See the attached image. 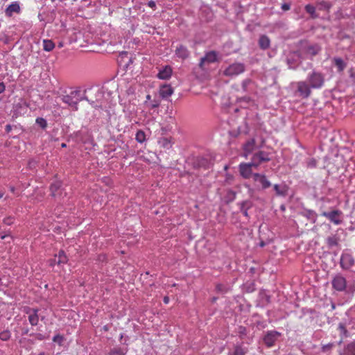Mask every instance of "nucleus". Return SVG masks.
I'll list each match as a JSON object with an SVG mask.
<instances>
[{
  "instance_id": "1",
  "label": "nucleus",
  "mask_w": 355,
  "mask_h": 355,
  "mask_svg": "<svg viewBox=\"0 0 355 355\" xmlns=\"http://www.w3.org/2000/svg\"><path fill=\"white\" fill-rule=\"evenodd\" d=\"M310 87L313 89H318L322 87L324 83V76L320 72L313 71L308 78Z\"/></svg>"
},
{
  "instance_id": "2",
  "label": "nucleus",
  "mask_w": 355,
  "mask_h": 355,
  "mask_svg": "<svg viewBox=\"0 0 355 355\" xmlns=\"http://www.w3.org/2000/svg\"><path fill=\"white\" fill-rule=\"evenodd\" d=\"M245 71V66L242 63H233L227 67L223 71L226 76H237Z\"/></svg>"
},
{
  "instance_id": "3",
  "label": "nucleus",
  "mask_w": 355,
  "mask_h": 355,
  "mask_svg": "<svg viewBox=\"0 0 355 355\" xmlns=\"http://www.w3.org/2000/svg\"><path fill=\"white\" fill-rule=\"evenodd\" d=\"M76 91H72L69 94L62 95L61 97V100L64 103H66L73 110L77 111L78 109V100H74V98L77 95Z\"/></svg>"
},
{
  "instance_id": "4",
  "label": "nucleus",
  "mask_w": 355,
  "mask_h": 355,
  "mask_svg": "<svg viewBox=\"0 0 355 355\" xmlns=\"http://www.w3.org/2000/svg\"><path fill=\"white\" fill-rule=\"evenodd\" d=\"M270 160V157L268 153L259 150L253 155L251 162L252 164H254V168H257L261 163L267 162Z\"/></svg>"
},
{
  "instance_id": "5",
  "label": "nucleus",
  "mask_w": 355,
  "mask_h": 355,
  "mask_svg": "<svg viewBox=\"0 0 355 355\" xmlns=\"http://www.w3.org/2000/svg\"><path fill=\"white\" fill-rule=\"evenodd\" d=\"M321 215L327 218L334 225H338L342 223L343 212L338 209L333 210L331 211H324Z\"/></svg>"
},
{
  "instance_id": "6",
  "label": "nucleus",
  "mask_w": 355,
  "mask_h": 355,
  "mask_svg": "<svg viewBox=\"0 0 355 355\" xmlns=\"http://www.w3.org/2000/svg\"><path fill=\"white\" fill-rule=\"evenodd\" d=\"M281 336V333L277 331H269L263 337V343L268 347L275 345V342Z\"/></svg>"
},
{
  "instance_id": "7",
  "label": "nucleus",
  "mask_w": 355,
  "mask_h": 355,
  "mask_svg": "<svg viewBox=\"0 0 355 355\" xmlns=\"http://www.w3.org/2000/svg\"><path fill=\"white\" fill-rule=\"evenodd\" d=\"M24 312L28 315V319L30 324L32 326H36L39 322L38 309L26 306L24 308Z\"/></svg>"
},
{
  "instance_id": "8",
  "label": "nucleus",
  "mask_w": 355,
  "mask_h": 355,
  "mask_svg": "<svg viewBox=\"0 0 355 355\" xmlns=\"http://www.w3.org/2000/svg\"><path fill=\"white\" fill-rule=\"evenodd\" d=\"M297 92L299 93V96L306 98L311 94V87L304 81H300L297 83Z\"/></svg>"
},
{
  "instance_id": "9",
  "label": "nucleus",
  "mask_w": 355,
  "mask_h": 355,
  "mask_svg": "<svg viewBox=\"0 0 355 355\" xmlns=\"http://www.w3.org/2000/svg\"><path fill=\"white\" fill-rule=\"evenodd\" d=\"M218 54L214 51H211L207 52L205 55L200 59V62L199 63V66L200 68L203 69L204 65L207 63H214L217 61Z\"/></svg>"
},
{
  "instance_id": "10",
  "label": "nucleus",
  "mask_w": 355,
  "mask_h": 355,
  "mask_svg": "<svg viewBox=\"0 0 355 355\" xmlns=\"http://www.w3.org/2000/svg\"><path fill=\"white\" fill-rule=\"evenodd\" d=\"M252 167H254V164H252V162L241 163L239 165V171L241 175L245 179L250 178L252 175H253L252 170Z\"/></svg>"
},
{
  "instance_id": "11",
  "label": "nucleus",
  "mask_w": 355,
  "mask_h": 355,
  "mask_svg": "<svg viewBox=\"0 0 355 355\" xmlns=\"http://www.w3.org/2000/svg\"><path fill=\"white\" fill-rule=\"evenodd\" d=\"M346 279L341 275H336L332 280V286L334 289L343 291L346 288Z\"/></svg>"
},
{
  "instance_id": "12",
  "label": "nucleus",
  "mask_w": 355,
  "mask_h": 355,
  "mask_svg": "<svg viewBox=\"0 0 355 355\" xmlns=\"http://www.w3.org/2000/svg\"><path fill=\"white\" fill-rule=\"evenodd\" d=\"M253 180L254 182H258L261 184L263 189L269 188L271 186V183L267 179L266 176L260 173H254Z\"/></svg>"
},
{
  "instance_id": "13",
  "label": "nucleus",
  "mask_w": 355,
  "mask_h": 355,
  "mask_svg": "<svg viewBox=\"0 0 355 355\" xmlns=\"http://www.w3.org/2000/svg\"><path fill=\"white\" fill-rule=\"evenodd\" d=\"M248 352V348L244 347L243 344H236L230 349L227 355H246Z\"/></svg>"
},
{
  "instance_id": "14",
  "label": "nucleus",
  "mask_w": 355,
  "mask_h": 355,
  "mask_svg": "<svg viewBox=\"0 0 355 355\" xmlns=\"http://www.w3.org/2000/svg\"><path fill=\"white\" fill-rule=\"evenodd\" d=\"M256 141L254 139H250L247 141L243 147V156L247 158L248 156L252 153V152L255 149Z\"/></svg>"
},
{
  "instance_id": "15",
  "label": "nucleus",
  "mask_w": 355,
  "mask_h": 355,
  "mask_svg": "<svg viewBox=\"0 0 355 355\" xmlns=\"http://www.w3.org/2000/svg\"><path fill=\"white\" fill-rule=\"evenodd\" d=\"M21 8L18 2H13L9 5L5 10V14L7 17H12L13 13H19Z\"/></svg>"
},
{
  "instance_id": "16",
  "label": "nucleus",
  "mask_w": 355,
  "mask_h": 355,
  "mask_svg": "<svg viewBox=\"0 0 355 355\" xmlns=\"http://www.w3.org/2000/svg\"><path fill=\"white\" fill-rule=\"evenodd\" d=\"M173 93V89L170 85H162L159 87V94L163 98L171 96Z\"/></svg>"
},
{
  "instance_id": "17",
  "label": "nucleus",
  "mask_w": 355,
  "mask_h": 355,
  "mask_svg": "<svg viewBox=\"0 0 355 355\" xmlns=\"http://www.w3.org/2000/svg\"><path fill=\"white\" fill-rule=\"evenodd\" d=\"M321 51V47L318 44H307L304 47V52L311 56L316 55Z\"/></svg>"
},
{
  "instance_id": "18",
  "label": "nucleus",
  "mask_w": 355,
  "mask_h": 355,
  "mask_svg": "<svg viewBox=\"0 0 355 355\" xmlns=\"http://www.w3.org/2000/svg\"><path fill=\"white\" fill-rule=\"evenodd\" d=\"M172 75V69L169 66H165L157 75L160 80H168Z\"/></svg>"
},
{
  "instance_id": "19",
  "label": "nucleus",
  "mask_w": 355,
  "mask_h": 355,
  "mask_svg": "<svg viewBox=\"0 0 355 355\" xmlns=\"http://www.w3.org/2000/svg\"><path fill=\"white\" fill-rule=\"evenodd\" d=\"M340 264L343 268L347 269L354 264V261L349 255H343L340 259Z\"/></svg>"
},
{
  "instance_id": "20",
  "label": "nucleus",
  "mask_w": 355,
  "mask_h": 355,
  "mask_svg": "<svg viewBox=\"0 0 355 355\" xmlns=\"http://www.w3.org/2000/svg\"><path fill=\"white\" fill-rule=\"evenodd\" d=\"M259 45L261 49L266 50L268 49L270 45L269 37L265 35H261L259 40Z\"/></svg>"
},
{
  "instance_id": "21",
  "label": "nucleus",
  "mask_w": 355,
  "mask_h": 355,
  "mask_svg": "<svg viewBox=\"0 0 355 355\" xmlns=\"http://www.w3.org/2000/svg\"><path fill=\"white\" fill-rule=\"evenodd\" d=\"M252 206V203L251 201L250 200H245V201H243L241 204H240V209H241V212L243 213V214L248 218L249 216H248V211L249 209H250Z\"/></svg>"
},
{
  "instance_id": "22",
  "label": "nucleus",
  "mask_w": 355,
  "mask_h": 355,
  "mask_svg": "<svg viewBox=\"0 0 355 355\" xmlns=\"http://www.w3.org/2000/svg\"><path fill=\"white\" fill-rule=\"evenodd\" d=\"M176 55L181 58H187L189 56V51L183 45H180L175 50Z\"/></svg>"
},
{
  "instance_id": "23",
  "label": "nucleus",
  "mask_w": 355,
  "mask_h": 355,
  "mask_svg": "<svg viewBox=\"0 0 355 355\" xmlns=\"http://www.w3.org/2000/svg\"><path fill=\"white\" fill-rule=\"evenodd\" d=\"M334 62L337 67V70L338 72H342L346 67L345 62L340 58H334Z\"/></svg>"
},
{
  "instance_id": "24",
  "label": "nucleus",
  "mask_w": 355,
  "mask_h": 355,
  "mask_svg": "<svg viewBox=\"0 0 355 355\" xmlns=\"http://www.w3.org/2000/svg\"><path fill=\"white\" fill-rule=\"evenodd\" d=\"M274 189L279 196H286L287 194L288 189L286 186L280 187L278 184H275Z\"/></svg>"
},
{
  "instance_id": "25",
  "label": "nucleus",
  "mask_w": 355,
  "mask_h": 355,
  "mask_svg": "<svg viewBox=\"0 0 355 355\" xmlns=\"http://www.w3.org/2000/svg\"><path fill=\"white\" fill-rule=\"evenodd\" d=\"M55 47L54 42L51 40H43V49L46 51H51Z\"/></svg>"
},
{
  "instance_id": "26",
  "label": "nucleus",
  "mask_w": 355,
  "mask_h": 355,
  "mask_svg": "<svg viewBox=\"0 0 355 355\" xmlns=\"http://www.w3.org/2000/svg\"><path fill=\"white\" fill-rule=\"evenodd\" d=\"M345 355H355V342L349 343L345 349Z\"/></svg>"
},
{
  "instance_id": "27",
  "label": "nucleus",
  "mask_w": 355,
  "mask_h": 355,
  "mask_svg": "<svg viewBox=\"0 0 355 355\" xmlns=\"http://www.w3.org/2000/svg\"><path fill=\"white\" fill-rule=\"evenodd\" d=\"M338 241L339 239L336 236H329L327 239V243L329 248L338 245Z\"/></svg>"
},
{
  "instance_id": "28",
  "label": "nucleus",
  "mask_w": 355,
  "mask_h": 355,
  "mask_svg": "<svg viewBox=\"0 0 355 355\" xmlns=\"http://www.w3.org/2000/svg\"><path fill=\"white\" fill-rule=\"evenodd\" d=\"M68 261L67 257L63 250H60L58 254V264L66 263Z\"/></svg>"
},
{
  "instance_id": "29",
  "label": "nucleus",
  "mask_w": 355,
  "mask_h": 355,
  "mask_svg": "<svg viewBox=\"0 0 355 355\" xmlns=\"http://www.w3.org/2000/svg\"><path fill=\"white\" fill-rule=\"evenodd\" d=\"M145 103L149 109H155L159 106L160 101L159 100L155 98L150 101H146Z\"/></svg>"
},
{
  "instance_id": "30",
  "label": "nucleus",
  "mask_w": 355,
  "mask_h": 355,
  "mask_svg": "<svg viewBox=\"0 0 355 355\" xmlns=\"http://www.w3.org/2000/svg\"><path fill=\"white\" fill-rule=\"evenodd\" d=\"M11 338V332L8 329L3 330L0 332V340L2 341H8Z\"/></svg>"
},
{
  "instance_id": "31",
  "label": "nucleus",
  "mask_w": 355,
  "mask_h": 355,
  "mask_svg": "<svg viewBox=\"0 0 355 355\" xmlns=\"http://www.w3.org/2000/svg\"><path fill=\"white\" fill-rule=\"evenodd\" d=\"M135 139L139 143H143L146 140V134L143 130H138L135 135Z\"/></svg>"
},
{
  "instance_id": "32",
  "label": "nucleus",
  "mask_w": 355,
  "mask_h": 355,
  "mask_svg": "<svg viewBox=\"0 0 355 355\" xmlns=\"http://www.w3.org/2000/svg\"><path fill=\"white\" fill-rule=\"evenodd\" d=\"M60 188V182H55L51 185L50 189L51 191V195L53 196H56L58 193V191Z\"/></svg>"
},
{
  "instance_id": "33",
  "label": "nucleus",
  "mask_w": 355,
  "mask_h": 355,
  "mask_svg": "<svg viewBox=\"0 0 355 355\" xmlns=\"http://www.w3.org/2000/svg\"><path fill=\"white\" fill-rule=\"evenodd\" d=\"M126 352H125L121 347H115L112 349L108 355H125Z\"/></svg>"
},
{
  "instance_id": "34",
  "label": "nucleus",
  "mask_w": 355,
  "mask_h": 355,
  "mask_svg": "<svg viewBox=\"0 0 355 355\" xmlns=\"http://www.w3.org/2000/svg\"><path fill=\"white\" fill-rule=\"evenodd\" d=\"M36 123L39 125L42 129H45L47 127L46 121L42 117H38L36 119Z\"/></svg>"
},
{
  "instance_id": "35",
  "label": "nucleus",
  "mask_w": 355,
  "mask_h": 355,
  "mask_svg": "<svg viewBox=\"0 0 355 355\" xmlns=\"http://www.w3.org/2000/svg\"><path fill=\"white\" fill-rule=\"evenodd\" d=\"M305 10L310 14L312 17H315L314 14L315 12V8L313 6L308 4L305 6Z\"/></svg>"
},
{
  "instance_id": "36",
  "label": "nucleus",
  "mask_w": 355,
  "mask_h": 355,
  "mask_svg": "<svg viewBox=\"0 0 355 355\" xmlns=\"http://www.w3.org/2000/svg\"><path fill=\"white\" fill-rule=\"evenodd\" d=\"M63 340H64V337H63V336H62L60 334H57L53 338V341L55 343H57L60 345H61L62 344Z\"/></svg>"
},
{
  "instance_id": "37",
  "label": "nucleus",
  "mask_w": 355,
  "mask_h": 355,
  "mask_svg": "<svg viewBox=\"0 0 355 355\" xmlns=\"http://www.w3.org/2000/svg\"><path fill=\"white\" fill-rule=\"evenodd\" d=\"M333 347H334V344L333 343H328V344H326V345H323L322 346V351L323 352H326L330 351L332 349Z\"/></svg>"
},
{
  "instance_id": "38",
  "label": "nucleus",
  "mask_w": 355,
  "mask_h": 355,
  "mask_svg": "<svg viewBox=\"0 0 355 355\" xmlns=\"http://www.w3.org/2000/svg\"><path fill=\"white\" fill-rule=\"evenodd\" d=\"M3 223L8 225H10L14 223V218L11 216L5 218L3 219Z\"/></svg>"
},
{
  "instance_id": "39",
  "label": "nucleus",
  "mask_w": 355,
  "mask_h": 355,
  "mask_svg": "<svg viewBox=\"0 0 355 355\" xmlns=\"http://www.w3.org/2000/svg\"><path fill=\"white\" fill-rule=\"evenodd\" d=\"M338 329L340 330V334H345L347 332L345 325L342 323L339 324Z\"/></svg>"
},
{
  "instance_id": "40",
  "label": "nucleus",
  "mask_w": 355,
  "mask_h": 355,
  "mask_svg": "<svg viewBox=\"0 0 355 355\" xmlns=\"http://www.w3.org/2000/svg\"><path fill=\"white\" fill-rule=\"evenodd\" d=\"M216 289L218 292H225L226 291V288L223 284H217L216 286Z\"/></svg>"
},
{
  "instance_id": "41",
  "label": "nucleus",
  "mask_w": 355,
  "mask_h": 355,
  "mask_svg": "<svg viewBox=\"0 0 355 355\" xmlns=\"http://www.w3.org/2000/svg\"><path fill=\"white\" fill-rule=\"evenodd\" d=\"M291 8V5L289 3H283L282 5V9L284 10V11H287V10H289Z\"/></svg>"
},
{
  "instance_id": "42",
  "label": "nucleus",
  "mask_w": 355,
  "mask_h": 355,
  "mask_svg": "<svg viewBox=\"0 0 355 355\" xmlns=\"http://www.w3.org/2000/svg\"><path fill=\"white\" fill-rule=\"evenodd\" d=\"M239 333L240 334V336H243V335H245L246 334V329L245 327H239Z\"/></svg>"
},
{
  "instance_id": "43",
  "label": "nucleus",
  "mask_w": 355,
  "mask_h": 355,
  "mask_svg": "<svg viewBox=\"0 0 355 355\" xmlns=\"http://www.w3.org/2000/svg\"><path fill=\"white\" fill-rule=\"evenodd\" d=\"M148 6L150 8H153V9H155V8H156V3H155V1H150L148 3Z\"/></svg>"
},
{
  "instance_id": "44",
  "label": "nucleus",
  "mask_w": 355,
  "mask_h": 355,
  "mask_svg": "<svg viewBox=\"0 0 355 355\" xmlns=\"http://www.w3.org/2000/svg\"><path fill=\"white\" fill-rule=\"evenodd\" d=\"M5 90H6L5 84L3 82L0 83V94H2L3 92H4Z\"/></svg>"
},
{
  "instance_id": "45",
  "label": "nucleus",
  "mask_w": 355,
  "mask_h": 355,
  "mask_svg": "<svg viewBox=\"0 0 355 355\" xmlns=\"http://www.w3.org/2000/svg\"><path fill=\"white\" fill-rule=\"evenodd\" d=\"M163 301L165 304H168L169 302V297L168 296H165Z\"/></svg>"
},
{
  "instance_id": "46",
  "label": "nucleus",
  "mask_w": 355,
  "mask_h": 355,
  "mask_svg": "<svg viewBox=\"0 0 355 355\" xmlns=\"http://www.w3.org/2000/svg\"><path fill=\"white\" fill-rule=\"evenodd\" d=\"M36 337H37V339H39V340H43V339H44V336H43L42 334H37V336H36Z\"/></svg>"
},
{
  "instance_id": "47",
  "label": "nucleus",
  "mask_w": 355,
  "mask_h": 355,
  "mask_svg": "<svg viewBox=\"0 0 355 355\" xmlns=\"http://www.w3.org/2000/svg\"><path fill=\"white\" fill-rule=\"evenodd\" d=\"M146 101H152V100H151V96H150V94H148V95L146 96Z\"/></svg>"
},
{
  "instance_id": "48",
  "label": "nucleus",
  "mask_w": 355,
  "mask_h": 355,
  "mask_svg": "<svg viewBox=\"0 0 355 355\" xmlns=\"http://www.w3.org/2000/svg\"><path fill=\"white\" fill-rule=\"evenodd\" d=\"M10 191L14 193L15 192V187H10Z\"/></svg>"
},
{
  "instance_id": "49",
  "label": "nucleus",
  "mask_w": 355,
  "mask_h": 355,
  "mask_svg": "<svg viewBox=\"0 0 355 355\" xmlns=\"http://www.w3.org/2000/svg\"><path fill=\"white\" fill-rule=\"evenodd\" d=\"M6 130L8 131L10 130V125H6Z\"/></svg>"
},
{
  "instance_id": "50",
  "label": "nucleus",
  "mask_w": 355,
  "mask_h": 355,
  "mask_svg": "<svg viewBox=\"0 0 355 355\" xmlns=\"http://www.w3.org/2000/svg\"><path fill=\"white\" fill-rule=\"evenodd\" d=\"M61 146H62V148H65V147L67 146V145H66V144L62 143V144H61Z\"/></svg>"
},
{
  "instance_id": "51",
  "label": "nucleus",
  "mask_w": 355,
  "mask_h": 355,
  "mask_svg": "<svg viewBox=\"0 0 355 355\" xmlns=\"http://www.w3.org/2000/svg\"><path fill=\"white\" fill-rule=\"evenodd\" d=\"M4 196L3 192H0V198H1Z\"/></svg>"
},
{
  "instance_id": "52",
  "label": "nucleus",
  "mask_w": 355,
  "mask_h": 355,
  "mask_svg": "<svg viewBox=\"0 0 355 355\" xmlns=\"http://www.w3.org/2000/svg\"><path fill=\"white\" fill-rule=\"evenodd\" d=\"M54 262H55V259L51 261V266H53Z\"/></svg>"
},
{
  "instance_id": "53",
  "label": "nucleus",
  "mask_w": 355,
  "mask_h": 355,
  "mask_svg": "<svg viewBox=\"0 0 355 355\" xmlns=\"http://www.w3.org/2000/svg\"><path fill=\"white\" fill-rule=\"evenodd\" d=\"M28 329H26V330L24 331V334H28Z\"/></svg>"
},
{
  "instance_id": "54",
  "label": "nucleus",
  "mask_w": 355,
  "mask_h": 355,
  "mask_svg": "<svg viewBox=\"0 0 355 355\" xmlns=\"http://www.w3.org/2000/svg\"><path fill=\"white\" fill-rule=\"evenodd\" d=\"M58 46H59L60 48L62 47V43H60V44H59V45H58Z\"/></svg>"
},
{
  "instance_id": "55",
  "label": "nucleus",
  "mask_w": 355,
  "mask_h": 355,
  "mask_svg": "<svg viewBox=\"0 0 355 355\" xmlns=\"http://www.w3.org/2000/svg\"><path fill=\"white\" fill-rule=\"evenodd\" d=\"M39 355H44V352L40 353Z\"/></svg>"
},
{
  "instance_id": "56",
  "label": "nucleus",
  "mask_w": 355,
  "mask_h": 355,
  "mask_svg": "<svg viewBox=\"0 0 355 355\" xmlns=\"http://www.w3.org/2000/svg\"><path fill=\"white\" fill-rule=\"evenodd\" d=\"M59 107V105H55V107Z\"/></svg>"
},
{
  "instance_id": "57",
  "label": "nucleus",
  "mask_w": 355,
  "mask_h": 355,
  "mask_svg": "<svg viewBox=\"0 0 355 355\" xmlns=\"http://www.w3.org/2000/svg\"><path fill=\"white\" fill-rule=\"evenodd\" d=\"M55 0H51L52 2H54Z\"/></svg>"
}]
</instances>
